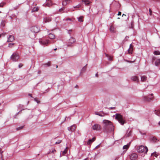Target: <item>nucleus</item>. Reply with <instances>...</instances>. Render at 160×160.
<instances>
[{
	"label": "nucleus",
	"instance_id": "f257e3e1",
	"mask_svg": "<svg viewBox=\"0 0 160 160\" xmlns=\"http://www.w3.org/2000/svg\"><path fill=\"white\" fill-rule=\"evenodd\" d=\"M103 123L104 124L103 129L105 132H108L113 130V127L112 122L110 121L104 120L103 121Z\"/></svg>",
	"mask_w": 160,
	"mask_h": 160
},
{
	"label": "nucleus",
	"instance_id": "f03ea898",
	"mask_svg": "<svg viewBox=\"0 0 160 160\" xmlns=\"http://www.w3.org/2000/svg\"><path fill=\"white\" fill-rule=\"evenodd\" d=\"M115 119L122 125L124 124L125 122L123 118V116L120 114L116 113L115 115Z\"/></svg>",
	"mask_w": 160,
	"mask_h": 160
},
{
	"label": "nucleus",
	"instance_id": "7ed1b4c3",
	"mask_svg": "<svg viewBox=\"0 0 160 160\" xmlns=\"http://www.w3.org/2000/svg\"><path fill=\"white\" fill-rule=\"evenodd\" d=\"M154 96L152 93L149 94L148 96H144L143 97V100L145 101L149 102L153 99Z\"/></svg>",
	"mask_w": 160,
	"mask_h": 160
},
{
	"label": "nucleus",
	"instance_id": "20e7f679",
	"mask_svg": "<svg viewBox=\"0 0 160 160\" xmlns=\"http://www.w3.org/2000/svg\"><path fill=\"white\" fill-rule=\"evenodd\" d=\"M19 58V55L17 53H13L10 57V58L14 62L17 61Z\"/></svg>",
	"mask_w": 160,
	"mask_h": 160
},
{
	"label": "nucleus",
	"instance_id": "39448f33",
	"mask_svg": "<svg viewBox=\"0 0 160 160\" xmlns=\"http://www.w3.org/2000/svg\"><path fill=\"white\" fill-rule=\"evenodd\" d=\"M148 151V149L147 148V147H144L143 146H140L138 149V152L141 153L143 152L147 153Z\"/></svg>",
	"mask_w": 160,
	"mask_h": 160
},
{
	"label": "nucleus",
	"instance_id": "423d86ee",
	"mask_svg": "<svg viewBox=\"0 0 160 160\" xmlns=\"http://www.w3.org/2000/svg\"><path fill=\"white\" fill-rule=\"evenodd\" d=\"M39 42L42 45L47 46L48 44L50 43V41L48 40H45L44 39L39 40Z\"/></svg>",
	"mask_w": 160,
	"mask_h": 160
},
{
	"label": "nucleus",
	"instance_id": "0eeeda50",
	"mask_svg": "<svg viewBox=\"0 0 160 160\" xmlns=\"http://www.w3.org/2000/svg\"><path fill=\"white\" fill-rule=\"evenodd\" d=\"M40 28L37 26H33L30 28L31 32L33 33H37L40 31Z\"/></svg>",
	"mask_w": 160,
	"mask_h": 160
},
{
	"label": "nucleus",
	"instance_id": "6e6552de",
	"mask_svg": "<svg viewBox=\"0 0 160 160\" xmlns=\"http://www.w3.org/2000/svg\"><path fill=\"white\" fill-rule=\"evenodd\" d=\"M76 41L75 38H74L71 37L69 40L67 46H71V44L74 43Z\"/></svg>",
	"mask_w": 160,
	"mask_h": 160
},
{
	"label": "nucleus",
	"instance_id": "1a4fd4ad",
	"mask_svg": "<svg viewBox=\"0 0 160 160\" xmlns=\"http://www.w3.org/2000/svg\"><path fill=\"white\" fill-rule=\"evenodd\" d=\"M92 128L93 130L98 131L100 130L101 127L100 125L95 124L92 126Z\"/></svg>",
	"mask_w": 160,
	"mask_h": 160
},
{
	"label": "nucleus",
	"instance_id": "9d476101",
	"mask_svg": "<svg viewBox=\"0 0 160 160\" xmlns=\"http://www.w3.org/2000/svg\"><path fill=\"white\" fill-rule=\"evenodd\" d=\"M51 18L50 17H45L43 18V22L44 23L49 22L51 21Z\"/></svg>",
	"mask_w": 160,
	"mask_h": 160
},
{
	"label": "nucleus",
	"instance_id": "9b49d317",
	"mask_svg": "<svg viewBox=\"0 0 160 160\" xmlns=\"http://www.w3.org/2000/svg\"><path fill=\"white\" fill-rule=\"evenodd\" d=\"M76 128V126L75 125H73L71 126L68 128V130L69 131L73 132Z\"/></svg>",
	"mask_w": 160,
	"mask_h": 160
},
{
	"label": "nucleus",
	"instance_id": "f8f14e48",
	"mask_svg": "<svg viewBox=\"0 0 160 160\" xmlns=\"http://www.w3.org/2000/svg\"><path fill=\"white\" fill-rule=\"evenodd\" d=\"M130 158L131 160H135L138 158V155L136 153H132L130 155Z\"/></svg>",
	"mask_w": 160,
	"mask_h": 160
},
{
	"label": "nucleus",
	"instance_id": "ddd939ff",
	"mask_svg": "<svg viewBox=\"0 0 160 160\" xmlns=\"http://www.w3.org/2000/svg\"><path fill=\"white\" fill-rule=\"evenodd\" d=\"M14 40V38L13 36L10 35L8 39V42H12Z\"/></svg>",
	"mask_w": 160,
	"mask_h": 160
},
{
	"label": "nucleus",
	"instance_id": "4468645a",
	"mask_svg": "<svg viewBox=\"0 0 160 160\" xmlns=\"http://www.w3.org/2000/svg\"><path fill=\"white\" fill-rule=\"evenodd\" d=\"M133 50V46L131 44L130 45L129 48L128 50V52L129 54H132Z\"/></svg>",
	"mask_w": 160,
	"mask_h": 160
},
{
	"label": "nucleus",
	"instance_id": "2eb2a0df",
	"mask_svg": "<svg viewBox=\"0 0 160 160\" xmlns=\"http://www.w3.org/2000/svg\"><path fill=\"white\" fill-rule=\"evenodd\" d=\"M131 79L133 81L136 82H138L139 81L138 78L137 76H132L131 77Z\"/></svg>",
	"mask_w": 160,
	"mask_h": 160
},
{
	"label": "nucleus",
	"instance_id": "dca6fc26",
	"mask_svg": "<svg viewBox=\"0 0 160 160\" xmlns=\"http://www.w3.org/2000/svg\"><path fill=\"white\" fill-rule=\"evenodd\" d=\"M109 30L112 33H114L116 32V29L114 28V26L112 25H111L109 28Z\"/></svg>",
	"mask_w": 160,
	"mask_h": 160
},
{
	"label": "nucleus",
	"instance_id": "f3484780",
	"mask_svg": "<svg viewBox=\"0 0 160 160\" xmlns=\"http://www.w3.org/2000/svg\"><path fill=\"white\" fill-rule=\"evenodd\" d=\"M150 140L151 142L153 143H155L157 142V141H158L157 139L155 137H151L150 138Z\"/></svg>",
	"mask_w": 160,
	"mask_h": 160
},
{
	"label": "nucleus",
	"instance_id": "a211bd4d",
	"mask_svg": "<svg viewBox=\"0 0 160 160\" xmlns=\"http://www.w3.org/2000/svg\"><path fill=\"white\" fill-rule=\"evenodd\" d=\"M147 77L144 75L141 76V81L142 82H145L147 80Z\"/></svg>",
	"mask_w": 160,
	"mask_h": 160
},
{
	"label": "nucleus",
	"instance_id": "6ab92c4d",
	"mask_svg": "<svg viewBox=\"0 0 160 160\" xmlns=\"http://www.w3.org/2000/svg\"><path fill=\"white\" fill-rule=\"evenodd\" d=\"M82 2H84L86 5H89L91 2L88 0H82Z\"/></svg>",
	"mask_w": 160,
	"mask_h": 160
},
{
	"label": "nucleus",
	"instance_id": "aec40b11",
	"mask_svg": "<svg viewBox=\"0 0 160 160\" xmlns=\"http://www.w3.org/2000/svg\"><path fill=\"white\" fill-rule=\"evenodd\" d=\"M69 2V1L68 0H66L65 1H63L62 2V5L63 6H66L68 3Z\"/></svg>",
	"mask_w": 160,
	"mask_h": 160
},
{
	"label": "nucleus",
	"instance_id": "412c9836",
	"mask_svg": "<svg viewBox=\"0 0 160 160\" xmlns=\"http://www.w3.org/2000/svg\"><path fill=\"white\" fill-rule=\"evenodd\" d=\"M48 37L49 38L51 39H53L55 38V36L54 34L52 33H49L48 34Z\"/></svg>",
	"mask_w": 160,
	"mask_h": 160
},
{
	"label": "nucleus",
	"instance_id": "4be33fe9",
	"mask_svg": "<svg viewBox=\"0 0 160 160\" xmlns=\"http://www.w3.org/2000/svg\"><path fill=\"white\" fill-rule=\"evenodd\" d=\"M51 62H48L47 63H44L43 64V65L45 67H49L51 66Z\"/></svg>",
	"mask_w": 160,
	"mask_h": 160
},
{
	"label": "nucleus",
	"instance_id": "5701e85b",
	"mask_svg": "<svg viewBox=\"0 0 160 160\" xmlns=\"http://www.w3.org/2000/svg\"><path fill=\"white\" fill-rule=\"evenodd\" d=\"M39 10V8L38 7H34L32 9V12H37Z\"/></svg>",
	"mask_w": 160,
	"mask_h": 160
},
{
	"label": "nucleus",
	"instance_id": "b1692460",
	"mask_svg": "<svg viewBox=\"0 0 160 160\" xmlns=\"http://www.w3.org/2000/svg\"><path fill=\"white\" fill-rule=\"evenodd\" d=\"M160 64V59H157L155 62V65L156 66H158Z\"/></svg>",
	"mask_w": 160,
	"mask_h": 160
},
{
	"label": "nucleus",
	"instance_id": "393cba45",
	"mask_svg": "<svg viewBox=\"0 0 160 160\" xmlns=\"http://www.w3.org/2000/svg\"><path fill=\"white\" fill-rule=\"evenodd\" d=\"M154 113L157 115H158L159 116H160V110H155L154 111Z\"/></svg>",
	"mask_w": 160,
	"mask_h": 160
},
{
	"label": "nucleus",
	"instance_id": "a878e982",
	"mask_svg": "<svg viewBox=\"0 0 160 160\" xmlns=\"http://www.w3.org/2000/svg\"><path fill=\"white\" fill-rule=\"evenodd\" d=\"M5 21L3 20H2L1 22V26L2 27H4L5 26Z\"/></svg>",
	"mask_w": 160,
	"mask_h": 160
},
{
	"label": "nucleus",
	"instance_id": "bb28decb",
	"mask_svg": "<svg viewBox=\"0 0 160 160\" xmlns=\"http://www.w3.org/2000/svg\"><path fill=\"white\" fill-rule=\"evenodd\" d=\"M68 148V147H66L65 149L62 152V154L63 155L65 154L67 152V150Z\"/></svg>",
	"mask_w": 160,
	"mask_h": 160
},
{
	"label": "nucleus",
	"instance_id": "cd10ccee",
	"mask_svg": "<svg viewBox=\"0 0 160 160\" xmlns=\"http://www.w3.org/2000/svg\"><path fill=\"white\" fill-rule=\"evenodd\" d=\"M129 144H127L126 145H125L123 146V149H126L127 150L129 147Z\"/></svg>",
	"mask_w": 160,
	"mask_h": 160
},
{
	"label": "nucleus",
	"instance_id": "c85d7f7f",
	"mask_svg": "<svg viewBox=\"0 0 160 160\" xmlns=\"http://www.w3.org/2000/svg\"><path fill=\"white\" fill-rule=\"evenodd\" d=\"M83 16H80L78 18V20L80 22H83Z\"/></svg>",
	"mask_w": 160,
	"mask_h": 160
},
{
	"label": "nucleus",
	"instance_id": "c756f323",
	"mask_svg": "<svg viewBox=\"0 0 160 160\" xmlns=\"http://www.w3.org/2000/svg\"><path fill=\"white\" fill-rule=\"evenodd\" d=\"M106 56L107 57H108V59L110 60H112V57L109 56L107 54H105Z\"/></svg>",
	"mask_w": 160,
	"mask_h": 160
},
{
	"label": "nucleus",
	"instance_id": "7c9ffc66",
	"mask_svg": "<svg viewBox=\"0 0 160 160\" xmlns=\"http://www.w3.org/2000/svg\"><path fill=\"white\" fill-rule=\"evenodd\" d=\"M154 54L155 55H160V52L159 51H155L154 52H153Z\"/></svg>",
	"mask_w": 160,
	"mask_h": 160
},
{
	"label": "nucleus",
	"instance_id": "2f4dec72",
	"mask_svg": "<svg viewBox=\"0 0 160 160\" xmlns=\"http://www.w3.org/2000/svg\"><path fill=\"white\" fill-rule=\"evenodd\" d=\"M24 126H22L19 127H18V128H16V130L17 131H18V130H21V129H22L23 128Z\"/></svg>",
	"mask_w": 160,
	"mask_h": 160
},
{
	"label": "nucleus",
	"instance_id": "473e14b6",
	"mask_svg": "<svg viewBox=\"0 0 160 160\" xmlns=\"http://www.w3.org/2000/svg\"><path fill=\"white\" fill-rule=\"evenodd\" d=\"M56 150H55L54 148H52L49 152V153H54V152H55Z\"/></svg>",
	"mask_w": 160,
	"mask_h": 160
},
{
	"label": "nucleus",
	"instance_id": "72a5a7b5",
	"mask_svg": "<svg viewBox=\"0 0 160 160\" xmlns=\"http://www.w3.org/2000/svg\"><path fill=\"white\" fill-rule=\"evenodd\" d=\"M95 114L97 115H98L101 117H103L104 116V115L102 114H101L99 113L98 112H95Z\"/></svg>",
	"mask_w": 160,
	"mask_h": 160
},
{
	"label": "nucleus",
	"instance_id": "f704fd0d",
	"mask_svg": "<svg viewBox=\"0 0 160 160\" xmlns=\"http://www.w3.org/2000/svg\"><path fill=\"white\" fill-rule=\"evenodd\" d=\"M34 101L38 103H39L40 102V101L38 100L37 98H34Z\"/></svg>",
	"mask_w": 160,
	"mask_h": 160
},
{
	"label": "nucleus",
	"instance_id": "c9c22d12",
	"mask_svg": "<svg viewBox=\"0 0 160 160\" xmlns=\"http://www.w3.org/2000/svg\"><path fill=\"white\" fill-rule=\"evenodd\" d=\"M92 142H92V140H91V139H89L88 142H87V144H90L91 143H92Z\"/></svg>",
	"mask_w": 160,
	"mask_h": 160
},
{
	"label": "nucleus",
	"instance_id": "e433bc0d",
	"mask_svg": "<svg viewBox=\"0 0 160 160\" xmlns=\"http://www.w3.org/2000/svg\"><path fill=\"white\" fill-rule=\"evenodd\" d=\"M14 44V43H9L8 44V46L9 47H12V46Z\"/></svg>",
	"mask_w": 160,
	"mask_h": 160
},
{
	"label": "nucleus",
	"instance_id": "4c0bfd02",
	"mask_svg": "<svg viewBox=\"0 0 160 160\" xmlns=\"http://www.w3.org/2000/svg\"><path fill=\"white\" fill-rule=\"evenodd\" d=\"M152 156L157 157L158 155H157L155 153H153L152 154Z\"/></svg>",
	"mask_w": 160,
	"mask_h": 160
},
{
	"label": "nucleus",
	"instance_id": "58836bf2",
	"mask_svg": "<svg viewBox=\"0 0 160 160\" xmlns=\"http://www.w3.org/2000/svg\"><path fill=\"white\" fill-rule=\"evenodd\" d=\"M149 12L150 15H152V12L151 9L150 8L149 9Z\"/></svg>",
	"mask_w": 160,
	"mask_h": 160
},
{
	"label": "nucleus",
	"instance_id": "ea45409f",
	"mask_svg": "<svg viewBox=\"0 0 160 160\" xmlns=\"http://www.w3.org/2000/svg\"><path fill=\"white\" fill-rule=\"evenodd\" d=\"M23 66V65L22 63H19L18 65V67L19 68L22 67Z\"/></svg>",
	"mask_w": 160,
	"mask_h": 160
},
{
	"label": "nucleus",
	"instance_id": "a19ab883",
	"mask_svg": "<svg viewBox=\"0 0 160 160\" xmlns=\"http://www.w3.org/2000/svg\"><path fill=\"white\" fill-rule=\"evenodd\" d=\"M86 69V68L85 67H84L82 69V72L84 71Z\"/></svg>",
	"mask_w": 160,
	"mask_h": 160
},
{
	"label": "nucleus",
	"instance_id": "79ce46f5",
	"mask_svg": "<svg viewBox=\"0 0 160 160\" xmlns=\"http://www.w3.org/2000/svg\"><path fill=\"white\" fill-rule=\"evenodd\" d=\"M100 146V145L99 144L98 145V146H97L96 147H95V148L97 149V148H99Z\"/></svg>",
	"mask_w": 160,
	"mask_h": 160
},
{
	"label": "nucleus",
	"instance_id": "37998d69",
	"mask_svg": "<svg viewBox=\"0 0 160 160\" xmlns=\"http://www.w3.org/2000/svg\"><path fill=\"white\" fill-rule=\"evenodd\" d=\"M60 143V141H58L55 142L56 144H59Z\"/></svg>",
	"mask_w": 160,
	"mask_h": 160
},
{
	"label": "nucleus",
	"instance_id": "c03bdc74",
	"mask_svg": "<svg viewBox=\"0 0 160 160\" xmlns=\"http://www.w3.org/2000/svg\"><path fill=\"white\" fill-rule=\"evenodd\" d=\"M4 5L3 4L0 3V7H2Z\"/></svg>",
	"mask_w": 160,
	"mask_h": 160
},
{
	"label": "nucleus",
	"instance_id": "a18cd8bd",
	"mask_svg": "<svg viewBox=\"0 0 160 160\" xmlns=\"http://www.w3.org/2000/svg\"><path fill=\"white\" fill-rule=\"evenodd\" d=\"M65 9V8L64 7L63 8H61V9H60V10H61V12L62 11H63V10Z\"/></svg>",
	"mask_w": 160,
	"mask_h": 160
},
{
	"label": "nucleus",
	"instance_id": "49530a36",
	"mask_svg": "<svg viewBox=\"0 0 160 160\" xmlns=\"http://www.w3.org/2000/svg\"><path fill=\"white\" fill-rule=\"evenodd\" d=\"M95 138H93L91 140H92V142H93L95 140Z\"/></svg>",
	"mask_w": 160,
	"mask_h": 160
},
{
	"label": "nucleus",
	"instance_id": "de8ad7c7",
	"mask_svg": "<svg viewBox=\"0 0 160 160\" xmlns=\"http://www.w3.org/2000/svg\"><path fill=\"white\" fill-rule=\"evenodd\" d=\"M22 110H21L20 111L18 112L17 113H16V114L15 115H16V116H17L20 112L22 111Z\"/></svg>",
	"mask_w": 160,
	"mask_h": 160
},
{
	"label": "nucleus",
	"instance_id": "09e8293b",
	"mask_svg": "<svg viewBox=\"0 0 160 160\" xmlns=\"http://www.w3.org/2000/svg\"><path fill=\"white\" fill-rule=\"evenodd\" d=\"M41 73V71L40 70H38V74H40Z\"/></svg>",
	"mask_w": 160,
	"mask_h": 160
},
{
	"label": "nucleus",
	"instance_id": "8fccbe9b",
	"mask_svg": "<svg viewBox=\"0 0 160 160\" xmlns=\"http://www.w3.org/2000/svg\"><path fill=\"white\" fill-rule=\"evenodd\" d=\"M121 12H119L118 15H121Z\"/></svg>",
	"mask_w": 160,
	"mask_h": 160
},
{
	"label": "nucleus",
	"instance_id": "3c124183",
	"mask_svg": "<svg viewBox=\"0 0 160 160\" xmlns=\"http://www.w3.org/2000/svg\"><path fill=\"white\" fill-rule=\"evenodd\" d=\"M28 96H30L31 97H32V98H33L32 97V94H30V93H29V94H28Z\"/></svg>",
	"mask_w": 160,
	"mask_h": 160
},
{
	"label": "nucleus",
	"instance_id": "603ef678",
	"mask_svg": "<svg viewBox=\"0 0 160 160\" xmlns=\"http://www.w3.org/2000/svg\"><path fill=\"white\" fill-rule=\"evenodd\" d=\"M33 116L32 115H30L29 116V117L30 118H32V117Z\"/></svg>",
	"mask_w": 160,
	"mask_h": 160
},
{
	"label": "nucleus",
	"instance_id": "864d4df0",
	"mask_svg": "<svg viewBox=\"0 0 160 160\" xmlns=\"http://www.w3.org/2000/svg\"><path fill=\"white\" fill-rule=\"evenodd\" d=\"M72 31V30H70L68 31V33L69 34H70V32Z\"/></svg>",
	"mask_w": 160,
	"mask_h": 160
},
{
	"label": "nucleus",
	"instance_id": "5fc2aeb1",
	"mask_svg": "<svg viewBox=\"0 0 160 160\" xmlns=\"http://www.w3.org/2000/svg\"><path fill=\"white\" fill-rule=\"evenodd\" d=\"M155 57H153L152 58V60L153 61L154 60H155Z\"/></svg>",
	"mask_w": 160,
	"mask_h": 160
},
{
	"label": "nucleus",
	"instance_id": "6e6d98bb",
	"mask_svg": "<svg viewBox=\"0 0 160 160\" xmlns=\"http://www.w3.org/2000/svg\"><path fill=\"white\" fill-rule=\"evenodd\" d=\"M78 85H76V86H75V88H78Z\"/></svg>",
	"mask_w": 160,
	"mask_h": 160
},
{
	"label": "nucleus",
	"instance_id": "4d7b16f0",
	"mask_svg": "<svg viewBox=\"0 0 160 160\" xmlns=\"http://www.w3.org/2000/svg\"><path fill=\"white\" fill-rule=\"evenodd\" d=\"M3 35H4V34H3V33H2L1 34H0V38L1 37V36Z\"/></svg>",
	"mask_w": 160,
	"mask_h": 160
},
{
	"label": "nucleus",
	"instance_id": "13d9d810",
	"mask_svg": "<svg viewBox=\"0 0 160 160\" xmlns=\"http://www.w3.org/2000/svg\"><path fill=\"white\" fill-rule=\"evenodd\" d=\"M95 76H96V77H98V73H96V74Z\"/></svg>",
	"mask_w": 160,
	"mask_h": 160
},
{
	"label": "nucleus",
	"instance_id": "bf43d9fd",
	"mask_svg": "<svg viewBox=\"0 0 160 160\" xmlns=\"http://www.w3.org/2000/svg\"><path fill=\"white\" fill-rule=\"evenodd\" d=\"M67 20H71V19H70V18H67V19H66Z\"/></svg>",
	"mask_w": 160,
	"mask_h": 160
},
{
	"label": "nucleus",
	"instance_id": "052dcab7",
	"mask_svg": "<svg viewBox=\"0 0 160 160\" xmlns=\"http://www.w3.org/2000/svg\"><path fill=\"white\" fill-rule=\"evenodd\" d=\"M114 108V107H111L110 108L112 109H113Z\"/></svg>",
	"mask_w": 160,
	"mask_h": 160
},
{
	"label": "nucleus",
	"instance_id": "680f3d73",
	"mask_svg": "<svg viewBox=\"0 0 160 160\" xmlns=\"http://www.w3.org/2000/svg\"><path fill=\"white\" fill-rule=\"evenodd\" d=\"M58 18H56L55 19V21H56V22H57V20Z\"/></svg>",
	"mask_w": 160,
	"mask_h": 160
},
{
	"label": "nucleus",
	"instance_id": "e2e57ef3",
	"mask_svg": "<svg viewBox=\"0 0 160 160\" xmlns=\"http://www.w3.org/2000/svg\"><path fill=\"white\" fill-rule=\"evenodd\" d=\"M16 116H16V115H15L14 116V118H16Z\"/></svg>",
	"mask_w": 160,
	"mask_h": 160
},
{
	"label": "nucleus",
	"instance_id": "0e129e2a",
	"mask_svg": "<svg viewBox=\"0 0 160 160\" xmlns=\"http://www.w3.org/2000/svg\"><path fill=\"white\" fill-rule=\"evenodd\" d=\"M84 160H88V158H86Z\"/></svg>",
	"mask_w": 160,
	"mask_h": 160
},
{
	"label": "nucleus",
	"instance_id": "69168bd1",
	"mask_svg": "<svg viewBox=\"0 0 160 160\" xmlns=\"http://www.w3.org/2000/svg\"><path fill=\"white\" fill-rule=\"evenodd\" d=\"M158 125L160 126V121L158 122Z\"/></svg>",
	"mask_w": 160,
	"mask_h": 160
},
{
	"label": "nucleus",
	"instance_id": "338daca9",
	"mask_svg": "<svg viewBox=\"0 0 160 160\" xmlns=\"http://www.w3.org/2000/svg\"><path fill=\"white\" fill-rule=\"evenodd\" d=\"M123 16H126V15L123 14H122V17H123Z\"/></svg>",
	"mask_w": 160,
	"mask_h": 160
},
{
	"label": "nucleus",
	"instance_id": "774afa93",
	"mask_svg": "<svg viewBox=\"0 0 160 160\" xmlns=\"http://www.w3.org/2000/svg\"><path fill=\"white\" fill-rule=\"evenodd\" d=\"M57 49V48H55V49H54V50H56Z\"/></svg>",
	"mask_w": 160,
	"mask_h": 160
}]
</instances>
